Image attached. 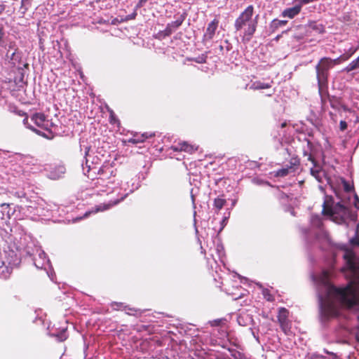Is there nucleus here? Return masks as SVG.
Returning a JSON list of instances; mask_svg holds the SVG:
<instances>
[{"instance_id":"f704fd0d","label":"nucleus","mask_w":359,"mask_h":359,"mask_svg":"<svg viewBox=\"0 0 359 359\" xmlns=\"http://www.w3.org/2000/svg\"><path fill=\"white\" fill-rule=\"evenodd\" d=\"M351 243L353 245H359V241L357 238L351 239Z\"/></svg>"},{"instance_id":"3c124183","label":"nucleus","mask_w":359,"mask_h":359,"mask_svg":"<svg viewBox=\"0 0 359 359\" xmlns=\"http://www.w3.org/2000/svg\"><path fill=\"white\" fill-rule=\"evenodd\" d=\"M357 60L359 61V56L357 57Z\"/></svg>"},{"instance_id":"6ab92c4d","label":"nucleus","mask_w":359,"mask_h":359,"mask_svg":"<svg viewBox=\"0 0 359 359\" xmlns=\"http://www.w3.org/2000/svg\"><path fill=\"white\" fill-rule=\"evenodd\" d=\"M287 23V20H280L275 19L271 22V27L273 29V31H274L275 29H277L278 27L285 26Z\"/></svg>"},{"instance_id":"f03ea898","label":"nucleus","mask_w":359,"mask_h":359,"mask_svg":"<svg viewBox=\"0 0 359 359\" xmlns=\"http://www.w3.org/2000/svg\"><path fill=\"white\" fill-rule=\"evenodd\" d=\"M254 6H248L236 19L234 28L236 31H243V41H250L256 32L258 15L253 18Z\"/></svg>"},{"instance_id":"f8f14e48","label":"nucleus","mask_w":359,"mask_h":359,"mask_svg":"<svg viewBox=\"0 0 359 359\" xmlns=\"http://www.w3.org/2000/svg\"><path fill=\"white\" fill-rule=\"evenodd\" d=\"M198 149V147L190 144L187 142H181L177 144V145L173 147V150L178 151H185L189 154H193Z\"/></svg>"},{"instance_id":"49530a36","label":"nucleus","mask_w":359,"mask_h":359,"mask_svg":"<svg viewBox=\"0 0 359 359\" xmlns=\"http://www.w3.org/2000/svg\"><path fill=\"white\" fill-rule=\"evenodd\" d=\"M280 196H281V197H283V196H285V194L283 193H281Z\"/></svg>"},{"instance_id":"473e14b6","label":"nucleus","mask_w":359,"mask_h":359,"mask_svg":"<svg viewBox=\"0 0 359 359\" xmlns=\"http://www.w3.org/2000/svg\"><path fill=\"white\" fill-rule=\"evenodd\" d=\"M344 187L346 191L349 192L351 191V187L346 182H344Z\"/></svg>"},{"instance_id":"1a4fd4ad","label":"nucleus","mask_w":359,"mask_h":359,"mask_svg":"<svg viewBox=\"0 0 359 359\" xmlns=\"http://www.w3.org/2000/svg\"><path fill=\"white\" fill-rule=\"evenodd\" d=\"M184 17L181 15L176 20L168 23L165 29L162 32L164 36H170L174 31H175L184 22Z\"/></svg>"},{"instance_id":"5701e85b","label":"nucleus","mask_w":359,"mask_h":359,"mask_svg":"<svg viewBox=\"0 0 359 359\" xmlns=\"http://www.w3.org/2000/svg\"><path fill=\"white\" fill-rule=\"evenodd\" d=\"M57 170H58L60 174L56 175L54 172H51L50 174L51 179L57 180L61 177L62 175L64 174L65 172V168L63 166H59L58 168H57Z\"/></svg>"},{"instance_id":"8fccbe9b","label":"nucleus","mask_w":359,"mask_h":359,"mask_svg":"<svg viewBox=\"0 0 359 359\" xmlns=\"http://www.w3.org/2000/svg\"><path fill=\"white\" fill-rule=\"evenodd\" d=\"M135 17H133V14L131 15V18H134Z\"/></svg>"},{"instance_id":"58836bf2","label":"nucleus","mask_w":359,"mask_h":359,"mask_svg":"<svg viewBox=\"0 0 359 359\" xmlns=\"http://www.w3.org/2000/svg\"><path fill=\"white\" fill-rule=\"evenodd\" d=\"M303 37H304V36H303V35H301V36H297V35H294V39H296L297 41H299V40L302 39H303Z\"/></svg>"},{"instance_id":"37998d69","label":"nucleus","mask_w":359,"mask_h":359,"mask_svg":"<svg viewBox=\"0 0 359 359\" xmlns=\"http://www.w3.org/2000/svg\"><path fill=\"white\" fill-rule=\"evenodd\" d=\"M35 266H36L37 268H42V266H39L36 263H35Z\"/></svg>"},{"instance_id":"de8ad7c7","label":"nucleus","mask_w":359,"mask_h":359,"mask_svg":"<svg viewBox=\"0 0 359 359\" xmlns=\"http://www.w3.org/2000/svg\"><path fill=\"white\" fill-rule=\"evenodd\" d=\"M41 255H44V252H41L39 254V256L41 257Z\"/></svg>"},{"instance_id":"79ce46f5","label":"nucleus","mask_w":359,"mask_h":359,"mask_svg":"<svg viewBox=\"0 0 359 359\" xmlns=\"http://www.w3.org/2000/svg\"><path fill=\"white\" fill-rule=\"evenodd\" d=\"M193 191V189H191V191ZM191 200H192L193 203H194L195 198H194V196L192 194H191Z\"/></svg>"},{"instance_id":"c85d7f7f","label":"nucleus","mask_w":359,"mask_h":359,"mask_svg":"<svg viewBox=\"0 0 359 359\" xmlns=\"http://www.w3.org/2000/svg\"><path fill=\"white\" fill-rule=\"evenodd\" d=\"M349 57V56H340L336 59H334V60H332L331 59V61L332 62V67H333L334 65H338L341 62V60H348Z\"/></svg>"},{"instance_id":"393cba45","label":"nucleus","mask_w":359,"mask_h":359,"mask_svg":"<svg viewBox=\"0 0 359 359\" xmlns=\"http://www.w3.org/2000/svg\"><path fill=\"white\" fill-rule=\"evenodd\" d=\"M311 224L316 227H320L322 225V221L319 216L313 215L311 217Z\"/></svg>"},{"instance_id":"9b49d317","label":"nucleus","mask_w":359,"mask_h":359,"mask_svg":"<svg viewBox=\"0 0 359 359\" xmlns=\"http://www.w3.org/2000/svg\"><path fill=\"white\" fill-rule=\"evenodd\" d=\"M218 24L219 21L217 19H214L208 24L206 31L203 35V41H210L212 39L217 29Z\"/></svg>"},{"instance_id":"7c9ffc66","label":"nucleus","mask_w":359,"mask_h":359,"mask_svg":"<svg viewBox=\"0 0 359 359\" xmlns=\"http://www.w3.org/2000/svg\"><path fill=\"white\" fill-rule=\"evenodd\" d=\"M154 136V133H144L141 135L142 139H144V141H145L149 137H152Z\"/></svg>"},{"instance_id":"4468645a","label":"nucleus","mask_w":359,"mask_h":359,"mask_svg":"<svg viewBox=\"0 0 359 359\" xmlns=\"http://www.w3.org/2000/svg\"><path fill=\"white\" fill-rule=\"evenodd\" d=\"M302 11V8H300V6H298L296 4L293 7L287 8L285 9L282 13L281 15L283 18H288L290 19H292L297 15H298Z\"/></svg>"},{"instance_id":"c756f323","label":"nucleus","mask_w":359,"mask_h":359,"mask_svg":"<svg viewBox=\"0 0 359 359\" xmlns=\"http://www.w3.org/2000/svg\"><path fill=\"white\" fill-rule=\"evenodd\" d=\"M130 142H132V143H139V142H144V139H142V137L141 135L140 136H135L133 138H131L130 140H129Z\"/></svg>"},{"instance_id":"0eeeda50","label":"nucleus","mask_w":359,"mask_h":359,"mask_svg":"<svg viewBox=\"0 0 359 359\" xmlns=\"http://www.w3.org/2000/svg\"><path fill=\"white\" fill-rule=\"evenodd\" d=\"M23 123L27 126V127L29 129H31L32 131L35 132L36 133L39 134V135H41L43 137H45L48 139L53 138L52 133H51V128L53 127H55L56 125L52 122L50 120L47 119L46 125V129L45 130L48 131L50 133V135H46V133L41 132L40 130L34 128L32 126L29 125L28 123V118L26 117L23 120Z\"/></svg>"},{"instance_id":"aec40b11","label":"nucleus","mask_w":359,"mask_h":359,"mask_svg":"<svg viewBox=\"0 0 359 359\" xmlns=\"http://www.w3.org/2000/svg\"><path fill=\"white\" fill-rule=\"evenodd\" d=\"M8 43H6L3 40L1 36H0V66L1 65V62L3 61L4 55L5 52H6V48Z\"/></svg>"},{"instance_id":"f3484780","label":"nucleus","mask_w":359,"mask_h":359,"mask_svg":"<svg viewBox=\"0 0 359 359\" xmlns=\"http://www.w3.org/2000/svg\"><path fill=\"white\" fill-rule=\"evenodd\" d=\"M287 311L285 308H280L279 309V314L278 316V322L280 325V327H283V324H285L287 321Z\"/></svg>"},{"instance_id":"ea45409f","label":"nucleus","mask_w":359,"mask_h":359,"mask_svg":"<svg viewBox=\"0 0 359 359\" xmlns=\"http://www.w3.org/2000/svg\"><path fill=\"white\" fill-rule=\"evenodd\" d=\"M286 324H287V322H286L285 324H283V327H281V328L283 329V330L284 332H285V331H286V330H285Z\"/></svg>"},{"instance_id":"9d476101","label":"nucleus","mask_w":359,"mask_h":359,"mask_svg":"<svg viewBox=\"0 0 359 359\" xmlns=\"http://www.w3.org/2000/svg\"><path fill=\"white\" fill-rule=\"evenodd\" d=\"M123 198H124V197H122L120 200L114 201L113 202H109L107 204H100V205H97L95 208H93L91 210L86 212L84 214L83 217L86 218V217H88L92 213H96V212H98L100 211L106 210L110 208L111 207L118 204L120 201H123Z\"/></svg>"},{"instance_id":"ddd939ff","label":"nucleus","mask_w":359,"mask_h":359,"mask_svg":"<svg viewBox=\"0 0 359 359\" xmlns=\"http://www.w3.org/2000/svg\"><path fill=\"white\" fill-rule=\"evenodd\" d=\"M31 120L39 128L45 130L47 122L46 116L42 113H35L32 117Z\"/></svg>"},{"instance_id":"20e7f679","label":"nucleus","mask_w":359,"mask_h":359,"mask_svg":"<svg viewBox=\"0 0 359 359\" xmlns=\"http://www.w3.org/2000/svg\"><path fill=\"white\" fill-rule=\"evenodd\" d=\"M332 62L331 58L323 57L316 66V77L320 93H321L324 88H327L329 70L332 68Z\"/></svg>"},{"instance_id":"7ed1b4c3","label":"nucleus","mask_w":359,"mask_h":359,"mask_svg":"<svg viewBox=\"0 0 359 359\" xmlns=\"http://www.w3.org/2000/svg\"><path fill=\"white\" fill-rule=\"evenodd\" d=\"M322 212L330 216L338 224L343 223L350 214L348 209L340 202L334 204L329 200L323 203Z\"/></svg>"},{"instance_id":"72a5a7b5","label":"nucleus","mask_w":359,"mask_h":359,"mask_svg":"<svg viewBox=\"0 0 359 359\" xmlns=\"http://www.w3.org/2000/svg\"><path fill=\"white\" fill-rule=\"evenodd\" d=\"M110 122L111 123H114L117 120L116 118H115V116L114 114V112L113 111H111V114H110Z\"/></svg>"},{"instance_id":"bb28decb","label":"nucleus","mask_w":359,"mask_h":359,"mask_svg":"<svg viewBox=\"0 0 359 359\" xmlns=\"http://www.w3.org/2000/svg\"><path fill=\"white\" fill-rule=\"evenodd\" d=\"M300 8H302L303 5L309 4L312 2L318 1V0H293Z\"/></svg>"},{"instance_id":"f257e3e1","label":"nucleus","mask_w":359,"mask_h":359,"mask_svg":"<svg viewBox=\"0 0 359 359\" xmlns=\"http://www.w3.org/2000/svg\"><path fill=\"white\" fill-rule=\"evenodd\" d=\"M344 259L353 276L352 280L344 288L326 285L325 296H318L319 306L321 313L325 318L337 316L339 314V305L356 311L358 324L355 337L359 342V263L355 262L354 255L351 252H346Z\"/></svg>"},{"instance_id":"09e8293b","label":"nucleus","mask_w":359,"mask_h":359,"mask_svg":"<svg viewBox=\"0 0 359 359\" xmlns=\"http://www.w3.org/2000/svg\"><path fill=\"white\" fill-rule=\"evenodd\" d=\"M219 48H220V50H222L223 49L222 46H220Z\"/></svg>"},{"instance_id":"a211bd4d","label":"nucleus","mask_w":359,"mask_h":359,"mask_svg":"<svg viewBox=\"0 0 359 359\" xmlns=\"http://www.w3.org/2000/svg\"><path fill=\"white\" fill-rule=\"evenodd\" d=\"M33 0H21L20 11L22 14H25L30 8Z\"/></svg>"},{"instance_id":"6e6552de","label":"nucleus","mask_w":359,"mask_h":359,"mask_svg":"<svg viewBox=\"0 0 359 359\" xmlns=\"http://www.w3.org/2000/svg\"><path fill=\"white\" fill-rule=\"evenodd\" d=\"M299 165V161L297 158H292L290 165L281 168L276 172V176L285 177L290 173L294 172Z\"/></svg>"},{"instance_id":"dca6fc26","label":"nucleus","mask_w":359,"mask_h":359,"mask_svg":"<svg viewBox=\"0 0 359 359\" xmlns=\"http://www.w3.org/2000/svg\"><path fill=\"white\" fill-rule=\"evenodd\" d=\"M310 29L315 31L317 33L322 34L325 32V27L322 24H318L316 22H310L308 24Z\"/></svg>"},{"instance_id":"cd10ccee","label":"nucleus","mask_w":359,"mask_h":359,"mask_svg":"<svg viewBox=\"0 0 359 359\" xmlns=\"http://www.w3.org/2000/svg\"><path fill=\"white\" fill-rule=\"evenodd\" d=\"M55 336L57 337V338L58 339L59 341H65L67 338L66 330H63L60 333L55 334Z\"/></svg>"},{"instance_id":"39448f33","label":"nucleus","mask_w":359,"mask_h":359,"mask_svg":"<svg viewBox=\"0 0 359 359\" xmlns=\"http://www.w3.org/2000/svg\"><path fill=\"white\" fill-rule=\"evenodd\" d=\"M3 60L11 67L18 69H21L22 66H27V64L22 62L21 53L18 51L14 42L8 43Z\"/></svg>"},{"instance_id":"a19ab883","label":"nucleus","mask_w":359,"mask_h":359,"mask_svg":"<svg viewBox=\"0 0 359 359\" xmlns=\"http://www.w3.org/2000/svg\"><path fill=\"white\" fill-rule=\"evenodd\" d=\"M88 151H89V148L88 147H86V151H85V155L86 156L88 155Z\"/></svg>"},{"instance_id":"423d86ee","label":"nucleus","mask_w":359,"mask_h":359,"mask_svg":"<svg viewBox=\"0 0 359 359\" xmlns=\"http://www.w3.org/2000/svg\"><path fill=\"white\" fill-rule=\"evenodd\" d=\"M304 156H307V160L312 162L313 164V167L311 168L310 172L311 175L314 177L316 180L319 182H323V178L324 177V173L320 165L317 164V162L315 161L314 158L311 154H307L306 151H304Z\"/></svg>"},{"instance_id":"a18cd8bd","label":"nucleus","mask_w":359,"mask_h":359,"mask_svg":"<svg viewBox=\"0 0 359 359\" xmlns=\"http://www.w3.org/2000/svg\"><path fill=\"white\" fill-rule=\"evenodd\" d=\"M1 206L8 205V204L3 203V204H1Z\"/></svg>"},{"instance_id":"2eb2a0df","label":"nucleus","mask_w":359,"mask_h":359,"mask_svg":"<svg viewBox=\"0 0 359 359\" xmlns=\"http://www.w3.org/2000/svg\"><path fill=\"white\" fill-rule=\"evenodd\" d=\"M271 87L270 83H263L259 81L253 82L250 88L254 90L266 89Z\"/></svg>"},{"instance_id":"4c0bfd02","label":"nucleus","mask_w":359,"mask_h":359,"mask_svg":"<svg viewBox=\"0 0 359 359\" xmlns=\"http://www.w3.org/2000/svg\"><path fill=\"white\" fill-rule=\"evenodd\" d=\"M355 207L358 208L359 206L358 205V204L359 205V199H358V197L356 196H355Z\"/></svg>"},{"instance_id":"412c9836","label":"nucleus","mask_w":359,"mask_h":359,"mask_svg":"<svg viewBox=\"0 0 359 359\" xmlns=\"http://www.w3.org/2000/svg\"><path fill=\"white\" fill-rule=\"evenodd\" d=\"M111 307L114 310H128V311H134L133 309L129 308L128 306L124 305L123 303L121 302H113L111 304Z\"/></svg>"},{"instance_id":"4be33fe9","label":"nucleus","mask_w":359,"mask_h":359,"mask_svg":"<svg viewBox=\"0 0 359 359\" xmlns=\"http://www.w3.org/2000/svg\"><path fill=\"white\" fill-rule=\"evenodd\" d=\"M358 68H359V61L356 58L355 60H353L351 63H349L347 67H346V68L344 69V71L346 72H350L357 69Z\"/></svg>"},{"instance_id":"a878e982","label":"nucleus","mask_w":359,"mask_h":359,"mask_svg":"<svg viewBox=\"0 0 359 359\" xmlns=\"http://www.w3.org/2000/svg\"><path fill=\"white\" fill-rule=\"evenodd\" d=\"M262 294L264 297L269 302H273L274 300L273 296L270 293L269 290L266 288L262 289Z\"/></svg>"},{"instance_id":"2f4dec72","label":"nucleus","mask_w":359,"mask_h":359,"mask_svg":"<svg viewBox=\"0 0 359 359\" xmlns=\"http://www.w3.org/2000/svg\"><path fill=\"white\" fill-rule=\"evenodd\" d=\"M339 127L341 130H345L348 127L347 123L345 121H341L339 123Z\"/></svg>"},{"instance_id":"c03bdc74","label":"nucleus","mask_w":359,"mask_h":359,"mask_svg":"<svg viewBox=\"0 0 359 359\" xmlns=\"http://www.w3.org/2000/svg\"><path fill=\"white\" fill-rule=\"evenodd\" d=\"M102 172V168H100V169L99 170V171H98V173H99V174H100Z\"/></svg>"},{"instance_id":"b1692460","label":"nucleus","mask_w":359,"mask_h":359,"mask_svg":"<svg viewBox=\"0 0 359 359\" xmlns=\"http://www.w3.org/2000/svg\"><path fill=\"white\" fill-rule=\"evenodd\" d=\"M225 204L226 200L222 198H217L214 201V206L219 210H221Z\"/></svg>"},{"instance_id":"e433bc0d","label":"nucleus","mask_w":359,"mask_h":359,"mask_svg":"<svg viewBox=\"0 0 359 359\" xmlns=\"http://www.w3.org/2000/svg\"><path fill=\"white\" fill-rule=\"evenodd\" d=\"M148 0H139L138 4H137V7L140 8L145 4Z\"/></svg>"},{"instance_id":"c9c22d12","label":"nucleus","mask_w":359,"mask_h":359,"mask_svg":"<svg viewBox=\"0 0 359 359\" xmlns=\"http://www.w3.org/2000/svg\"><path fill=\"white\" fill-rule=\"evenodd\" d=\"M193 60H194L197 63H203L205 62V59L203 57H197V58L193 59Z\"/></svg>"}]
</instances>
